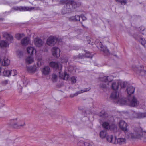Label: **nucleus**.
Returning <instances> with one entry per match:
<instances>
[{
	"instance_id": "obj_14",
	"label": "nucleus",
	"mask_w": 146,
	"mask_h": 146,
	"mask_svg": "<svg viewBox=\"0 0 146 146\" xmlns=\"http://www.w3.org/2000/svg\"><path fill=\"white\" fill-rule=\"evenodd\" d=\"M85 52V54H80L79 55V58L80 59H82L84 57L87 58H92V56L90 53L88 52H86V50H84Z\"/></svg>"
},
{
	"instance_id": "obj_25",
	"label": "nucleus",
	"mask_w": 146,
	"mask_h": 146,
	"mask_svg": "<svg viewBox=\"0 0 146 146\" xmlns=\"http://www.w3.org/2000/svg\"><path fill=\"white\" fill-rule=\"evenodd\" d=\"M117 103L121 105H125L127 104V102L123 98H121L120 96L116 100Z\"/></svg>"
},
{
	"instance_id": "obj_16",
	"label": "nucleus",
	"mask_w": 146,
	"mask_h": 146,
	"mask_svg": "<svg viewBox=\"0 0 146 146\" xmlns=\"http://www.w3.org/2000/svg\"><path fill=\"white\" fill-rule=\"evenodd\" d=\"M135 88L132 86H130L126 89V91L129 96L134 93Z\"/></svg>"
},
{
	"instance_id": "obj_47",
	"label": "nucleus",
	"mask_w": 146,
	"mask_h": 146,
	"mask_svg": "<svg viewBox=\"0 0 146 146\" xmlns=\"http://www.w3.org/2000/svg\"><path fill=\"white\" fill-rule=\"evenodd\" d=\"M80 18H81L82 19V20L83 21H85L87 19L86 17L83 15H81L80 16Z\"/></svg>"
},
{
	"instance_id": "obj_41",
	"label": "nucleus",
	"mask_w": 146,
	"mask_h": 146,
	"mask_svg": "<svg viewBox=\"0 0 146 146\" xmlns=\"http://www.w3.org/2000/svg\"><path fill=\"white\" fill-rule=\"evenodd\" d=\"M10 76H14L17 74V70H10Z\"/></svg>"
},
{
	"instance_id": "obj_18",
	"label": "nucleus",
	"mask_w": 146,
	"mask_h": 146,
	"mask_svg": "<svg viewBox=\"0 0 146 146\" xmlns=\"http://www.w3.org/2000/svg\"><path fill=\"white\" fill-rule=\"evenodd\" d=\"M108 141L113 143H116V137H113V135H110L108 136L106 138Z\"/></svg>"
},
{
	"instance_id": "obj_12",
	"label": "nucleus",
	"mask_w": 146,
	"mask_h": 146,
	"mask_svg": "<svg viewBox=\"0 0 146 146\" xmlns=\"http://www.w3.org/2000/svg\"><path fill=\"white\" fill-rule=\"evenodd\" d=\"M90 89V88H84L83 89L77 92L76 93L74 94H71L70 96V98H73L74 97L77 96L78 94L89 91Z\"/></svg>"
},
{
	"instance_id": "obj_39",
	"label": "nucleus",
	"mask_w": 146,
	"mask_h": 146,
	"mask_svg": "<svg viewBox=\"0 0 146 146\" xmlns=\"http://www.w3.org/2000/svg\"><path fill=\"white\" fill-rule=\"evenodd\" d=\"M100 47L101 48V50L103 51L104 53L105 54V55H108L109 54V50H108L106 48L104 49L103 47L102 46H101Z\"/></svg>"
},
{
	"instance_id": "obj_29",
	"label": "nucleus",
	"mask_w": 146,
	"mask_h": 146,
	"mask_svg": "<svg viewBox=\"0 0 146 146\" xmlns=\"http://www.w3.org/2000/svg\"><path fill=\"white\" fill-rule=\"evenodd\" d=\"M116 143H118L119 144H124L126 142V139L123 138H119L116 139Z\"/></svg>"
},
{
	"instance_id": "obj_48",
	"label": "nucleus",
	"mask_w": 146,
	"mask_h": 146,
	"mask_svg": "<svg viewBox=\"0 0 146 146\" xmlns=\"http://www.w3.org/2000/svg\"><path fill=\"white\" fill-rule=\"evenodd\" d=\"M8 81L7 80H4L2 82V84L3 85H5L8 83Z\"/></svg>"
},
{
	"instance_id": "obj_36",
	"label": "nucleus",
	"mask_w": 146,
	"mask_h": 146,
	"mask_svg": "<svg viewBox=\"0 0 146 146\" xmlns=\"http://www.w3.org/2000/svg\"><path fill=\"white\" fill-rule=\"evenodd\" d=\"M27 70L29 72H34L36 71V68L33 67H27Z\"/></svg>"
},
{
	"instance_id": "obj_60",
	"label": "nucleus",
	"mask_w": 146,
	"mask_h": 146,
	"mask_svg": "<svg viewBox=\"0 0 146 146\" xmlns=\"http://www.w3.org/2000/svg\"><path fill=\"white\" fill-rule=\"evenodd\" d=\"M1 19H0V20H1Z\"/></svg>"
},
{
	"instance_id": "obj_8",
	"label": "nucleus",
	"mask_w": 146,
	"mask_h": 146,
	"mask_svg": "<svg viewBox=\"0 0 146 146\" xmlns=\"http://www.w3.org/2000/svg\"><path fill=\"white\" fill-rule=\"evenodd\" d=\"M57 41V38L54 37H50L48 39L47 43L48 45L52 46L54 45Z\"/></svg>"
},
{
	"instance_id": "obj_21",
	"label": "nucleus",
	"mask_w": 146,
	"mask_h": 146,
	"mask_svg": "<svg viewBox=\"0 0 146 146\" xmlns=\"http://www.w3.org/2000/svg\"><path fill=\"white\" fill-rule=\"evenodd\" d=\"M110 85L111 86V87L113 90H116L118 89L119 88V83H117L115 82L114 81L110 84Z\"/></svg>"
},
{
	"instance_id": "obj_17",
	"label": "nucleus",
	"mask_w": 146,
	"mask_h": 146,
	"mask_svg": "<svg viewBox=\"0 0 146 146\" xmlns=\"http://www.w3.org/2000/svg\"><path fill=\"white\" fill-rule=\"evenodd\" d=\"M120 95L118 92L116 90H115L113 92L111 95V98L115 100L116 101L119 98Z\"/></svg>"
},
{
	"instance_id": "obj_11",
	"label": "nucleus",
	"mask_w": 146,
	"mask_h": 146,
	"mask_svg": "<svg viewBox=\"0 0 146 146\" xmlns=\"http://www.w3.org/2000/svg\"><path fill=\"white\" fill-rule=\"evenodd\" d=\"M119 126L121 129L125 132H127V124L124 121L121 120L119 123Z\"/></svg>"
},
{
	"instance_id": "obj_49",
	"label": "nucleus",
	"mask_w": 146,
	"mask_h": 146,
	"mask_svg": "<svg viewBox=\"0 0 146 146\" xmlns=\"http://www.w3.org/2000/svg\"><path fill=\"white\" fill-rule=\"evenodd\" d=\"M142 33L143 35H146V29H145L143 31Z\"/></svg>"
},
{
	"instance_id": "obj_37",
	"label": "nucleus",
	"mask_w": 146,
	"mask_h": 146,
	"mask_svg": "<svg viewBox=\"0 0 146 146\" xmlns=\"http://www.w3.org/2000/svg\"><path fill=\"white\" fill-rule=\"evenodd\" d=\"M25 125V121L23 120H20L19 122V129L22 128Z\"/></svg>"
},
{
	"instance_id": "obj_20",
	"label": "nucleus",
	"mask_w": 146,
	"mask_h": 146,
	"mask_svg": "<svg viewBox=\"0 0 146 146\" xmlns=\"http://www.w3.org/2000/svg\"><path fill=\"white\" fill-rule=\"evenodd\" d=\"M3 36L7 41H11L13 40V36L7 33H4L3 34Z\"/></svg>"
},
{
	"instance_id": "obj_32",
	"label": "nucleus",
	"mask_w": 146,
	"mask_h": 146,
	"mask_svg": "<svg viewBox=\"0 0 146 146\" xmlns=\"http://www.w3.org/2000/svg\"><path fill=\"white\" fill-rule=\"evenodd\" d=\"M103 127L106 129H110V123L107 122H104L102 124Z\"/></svg>"
},
{
	"instance_id": "obj_4",
	"label": "nucleus",
	"mask_w": 146,
	"mask_h": 146,
	"mask_svg": "<svg viewBox=\"0 0 146 146\" xmlns=\"http://www.w3.org/2000/svg\"><path fill=\"white\" fill-rule=\"evenodd\" d=\"M128 105L131 107H134L137 106L139 104V102L134 96L129 98Z\"/></svg>"
},
{
	"instance_id": "obj_10",
	"label": "nucleus",
	"mask_w": 146,
	"mask_h": 146,
	"mask_svg": "<svg viewBox=\"0 0 146 146\" xmlns=\"http://www.w3.org/2000/svg\"><path fill=\"white\" fill-rule=\"evenodd\" d=\"M49 65L51 67L59 70L62 69V66L61 64L57 62H51L49 63Z\"/></svg>"
},
{
	"instance_id": "obj_28",
	"label": "nucleus",
	"mask_w": 146,
	"mask_h": 146,
	"mask_svg": "<svg viewBox=\"0 0 146 146\" xmlns=\"http://www.w3.org/2000/svg\"><path fill=\"white\" fill-rule=\"evenodd\" d=\"M59 73L60 74V77L61 78L65 80H67L68 79L69 75L66 72H65L64 74H60V72H59Z\"/></svg>"
},
{
	"instance_id": "obj_50",
	"label": "nucleus",
	"mask_w": 146,
	"mask_h": 146,
	"mask_svg": "<svg viewBox=\"0 0 146 146\" xmlns=\"http://www.w3.org/2000/svg\"><path fill=\"white\" fill-rule=\"evenodd\" d=\"M81 3L80 2H76V5L78 7H79L81 5Z\"/></svg>"
},
{
	"instance_id": "obj_19",
	"label": "nucleus",
	"mask_w": 146,
	"mask_h": 146,
	"mask_svg": "<svg viewBox=\"0 0 146 146\" xmlns=\"http://www.w3.org/2000/svg\"><path fill=\"white\" fill-rule=\"evenodd\" d=\"M50 71V68L48 66H46L43 68L42 72L44 75H47L49 74Z\"/></svg>"
},
{
	"instance_id": "obj_22",
	"label": "nucleus",
	"mask_w": 146,
	"mask_h": 146,
	"mask_svg": "<svg viewBox=\"0 0 146 146\" xmlns=\"http://www.w3.org/2000/svg\"><path fill=\"white\" fill-rule=\"evenodd\" d=\"M34 41L35 45L38 47H40L43 43V41L41 39L38 38H35Z\"/></svg>"
},
{
	"instance_id": "obj_30",
	"label": "nucleus",
	"mask_w": 146,
	"mask_h": 146,
	"mask_svg": "<svg viewBox=\"0 0 146 146\" xmlns=\"http://www.w3.org/2000/svg\"><path fill=\"white\" fill-rule=\"evenodd\" d=\"M10 60L7 58H5L4 60L2 62V65L4 66H7L9 65L10 64Z\"/></svg>"
},
{
	"instance_id": "obj_57",
	"label": "nucleus",
	"mask_w": 146,
	"mask_h": 146,
	"mask_svg": "<svg viewBox=\"0 0 146 146\" xmlns=\"http://www.w3.org/2000/svg\"><path fill=\"white\" fill-rule=\"evenodd\" d=\"M89 41H90V40H88V43H89V44H90V42H89Z\"/></svg>"
},
{
	"instance_id": "obj_31",
	"label": "nucleus",
	"mask_w": 146,
	"mask_h": 146,
	"mask_svg": "<svg viewBox=\"0 0 146 146\" xmlns=\"http://www.w3.org/2000/svg\"><path fill=\"white\" fill-rule=\"evenodd\" d=\"M107 135V132L105 130L101 131L100 133V136L101 138H105Z\"/></svg>"
},
{
	"instance_id": "obj_52",
	"label": "nucleus",
	"mask_w": 146,
	"mask_h": 146,
	"mask_svg": "<svg viewBox=\"0 0 146 146\" xmlns=\"http://www.w3.org/2000/svg\"><path fill=\"white\" fill-rule=\"evenodd\" d=\"M37 65L38 66H40L41 65L40 62H39V61H38L37 62Z\"/></svg>"
},
{
	"instance_id": "obj_45",
	"label": "nucleus",
	"mask_w": 146,
	"mask_h": 146,
	"mask_svg": "<svg viewBox=\"0 0 146 146\" xmlns=\"http://www.w3.org/2000/svg\"><path fill=\"white\" fill-rule=\"evenodd\" d=\"M76 77H72L71 78V82L72 83H75L76 82Z\"/></svg>"
},
{
	"instance_id": "obj_55",
	"label": "nucleus",
	"mask_w": 146,
	"mask_h": 146,
	"mask_svg": "<svg viewBox=\"0 0 146 146\" xmlns=\"http://www.w3.org/2000/svg\"><path fill=\"white\" fill-rule=\"evenodd\" d=\"M1 67H0V76L1 75Z\"/></svg>"
},
{
	"instance_id": "obj_27",
	"label": "nucleus",
	"mask_w": 146,
	"mask_h": 146,
	"mask_svg": "<svg viewBox=\"0 0 146 146\" xmlns=\"http://www.w3.org/2000/svg\"><path fill=\"white\" fill-rule=\"evenodd\" d=\"M80 17L78 15H76L74 16L71 17L69 18V19L70 21H80Z\"/></svg>"
},
{
	"instance_id": "obj_34",
	"label": "nucleus",
	"mask_w": 146,
	"mask_h": 146,
	"mask_svg": "<svg viewBox=\"0 0 146 146\" xmlns=\"http://www.w3.org/2000/svg\"><path fill=\"white\" fill-rule=\"evenodd\" d=\"M27 50L28 53L31 55L33 54L34 50L35 51L34 48L31 47H29L27 48Z\"/></svg>"
},
{
	"instance_id": "obj_26",
	"label": "nucleus",
	"mask_w": 146,
	"mask_h": 146,
	"mask_svg": "<svg viewBox=\"0 0 146 146\" xmlns=\"http://www.w3.org/2000/svg\"><path fill=\"white\" fill-rule=\"evenodd\" d=\"M9 44L7 41L4 40L0 41V46L1 48H6L9 46Z\"/></svg>"
},
{
	"instance_id": "obj_51",
	"label": "nucleus",
	"mask_w": 146,
	"mask_h": 146,
	"mask_svg": "<svg viewBox=\"0 0 146 146\" xmlns=\"http://www.w3.org/2000/svg\"><path fill=\"white\" fill-rule=\"evenodd\" d=\"M24 36V34H19V39L20 38H21L22 37H23Z\"/></svg>"
},
{
	"instance_id": "obj_3",
	"label": "nucleus",
	"mask_w": 146,
	"mask_h": 146,
	"mask_svg": "<svg viewBox=\"0 0 146 146\" xmlns=\"http://www.w3.org/2000/svg\"><path fill=\"white\" fill-rule=\"evenodd\" d=\"M131 117L133 118H136L139 119L145 118L146 117V112H137L133 111L132 112Z\"/></svg>"
},
{
	"instance_id": "obj_33",
	"label": "nucleus",
	"mask_w": 146,
	"mask_h": 146,
	"mask_svg": "<svg viewBox=\"0 0 146 146\" xmlns=\"http://www.w3.org/2000/svg\"><path fill=\"white\" fill-rule=\"evenodd\" d=\"M26 61L29 64H31L34 61L33 58L31 56H29L26 59Z\"/></svg>"
},
{
	"instance_id": "obj_53",
	"label": "nucleus",
	"mask_w": 146,
	"mask_h": 146,
	"mask_svg": "<svg viewBox=\"0 0 146 146\" xmlns=\"http://www.w3.org/2000/svg\"><path fill=\"white\" fill-rule=\"evenodd\" d=\"M15 37L17 39H18V34H16L15 35Z\"/></svg>"
},
{
	"instance_id": "obj_24",
	"label": "nucleus",
	"mask_w": 146,
	"mask_h": 146,
	"mask_svg": "<svg viewBox=\"0 0 146 146\" xmlns=\"http://www.w3.org/2000/svg\"><path fill=\"white\" fill-rule=\"evenodd\" d=\"M30 41L29 38L27 37H25L21 41V44L23 46L28 45L30 43Z\"/></svg>"
},
{
	"instance_id": "obj_43",
	"label": "nucleus",
	"mask_w": 146,
	"mask_h": 146,
	"mask_svg": "<svg viewBox=\"0 0 146 146\" xmlns=\"http://www.w3.org/2000/svg\"><path fill=\"white\" fill-rule=\"evenodd\" d=\"M99 115L103 117H107V115L106 114V113L104 111H102L100 112Z\"/></svg>"
},
{
	"instance_id": "obj_35",
	"label": "nucleus",
	"mask_w": 146,
	"mask_h": 146,
	"mask_svg": "<svg viewBox=\"0 0 146 146\" xmlns=\"http://www.w3.org/2000/svg\"><path fill=\"white\" fill-rule=\"evenodd\" d=\"M10 70H4L3 72V75L4 76H10Z\"/></svg>"
},
{
	"instance_id": "obj_58",
	"label": "nucleus",
	"mask_w": 146,
	"mask_h": 146,
	"mask_svg": "<svg viewBox=\"0 0 146 146\" xmlns=\"http://www.w3.org/2000/svg\"><path fill=\"white\" fill-rule=\"evenodd\" d=\"M72 138L73 139H74V137H72Z\"/></svg>"
},
{
	"instance_id": "obj_15",
	"label": "nucleus",
	"mask_w": 146,
	"mask_h": 146,
	"mask_svg": "<svg viewBox=\"0 0 146 146\" xmlns=\"http://www.w3.org/2000/svg\"><path fill=\"white\" fill-rule=\"evenodd\" d=\"M134 38L138 40L145 47L146 46L145 45L146 44V41L144 39L141 37L139 35H138L137 37L134 36Z\"/></svg>"
},
{
	"instance_id": "obj_40",
	"label": "nucleus",
	"mask_w": 146,
	"mask_h": 146,
	"mask_svg": "<svg viewBox=\"0 0 146 146\" xmlns=\"http://www.w3.org/2000/svg\"><path fill=\"white\" fill-rule=\"evenodd\" d=\"M107 83H105L104 82H102L101 83L100 85V87L102 88H107V86L106 84Z\"/></svg>"
},
{
	"instance_id": "obj_38",
	"label": "nucleus",
	"mask_w": 146,
	"mask_h": 146,
	"mask_svg": "<svg viewBox=\"0 0 146 146\" xmlns=\"http://www.w3.org/2000/svg\"><path fill=\"white\" fill-rule=\"evenodd\" d=\"M52 80L54 82H56L57 81L58 79V76L56 74L53 73L52 75Z\"/></svg>"
},
{
	"instance_id": "obj_59",
	"label": "nucleus",
	"mask_w": 146,
	"mask_h": 146,
	"mask_svg": "<svg viewBox=\"0 0 146 146\" xmlns=\"http://www.w3.org/2000/svg\"><path fill=\"white\" fill-rule=\"evenodd\" d=\"M20 88H22V87H21V86H20Z\"/></svg>"
},
{
	"instance_id": "obj_2",
	"label": "nucleus",
	"mask_w": 146,
	"mask_h": 146,
	"mask_svg": "<svg viewBox=\"0 0 146 146\" xmlns=\"http://www.w3.org/2000/svg\"><path fill=\"white\" fill-rule=\"evenodd\" d=\"M60 3L61 4H65L66 5L62 11V14H64L71 12V3H72V1H71V0H61L60 2Z\"/></svg>"
},
{
	"instance_id": "obj_44",
	"label": "nucleus",
	"mask_w": 146,
	"mask_h": 146,
	"mask_svg": "<svg viewBox=\"0 0 146 146\" xmlns=\"http://www.w3.org/2000/svg\"><path fill=\"white\" fill-rule=\"evenodd\" d=\"M71 1H72V3H71V7L72 8H73V9H75L77 7V6L76 5V2H75L73 0H71Z\"/></svg>"
},
{
	"instance_id": "obj_13",
	"label": "nucleus",
	"mask_w": 146,
	"mask_h": 146,
	"mask_svg": "<svg viewBox=\"0 0 146 146\" xmlns=\"http://www.w3.org/2000/svg\"><path fill=\"white\" fill-rule=\"evenodd\" d=\"M53 55L55 57H58L60 56V50L57 47H54L52 49Z\"/></svg>"
},
{
	"instance_id": "obj_56",
	"label": "nucleus",
	"mask_w": 146,
	"mask_h": 146,
	"mask_svg": "<svg viewBox=\"0 0 146 146\" xmlns=\"http://www.w3.org/2000/svg\"><path fill=\"white\" fill-rule=\"evenodd\" d=\"M15 10H17L18 9V7H16V8H13Z\"/></svg>"
},
{
	"instance_id": "obj_1",
	"label": "nucleus",
	"mask_w": 146,
	"mask_h": 146,
	"mask_svg": "<svg viewBox=\"0 0 146 146\" xmlns=\"http://www.w3.org/2000/svg\"><path fill=\"white\" fill-rule=\"evenodd\" d=\"M128 139H139L146 142V131L140 127H135L133 132L129 133L127 134Z\"/></svg>"
},
{
	"instance_id": "obj_42",
	"label": "nucleus",
	"mask_w": 146,
	"mask_h": 146,
	"mask_svg": "<svg viewBox=\"0 0 146 146\" xmlns=\"http://www.w3.org/2000/svg\"><path fill=\"white\" fill-rule=\"evenodd\" d=\"M117 3H121L122 5H125L127 2L126 0H115Z\"/></svg>"
},
{
	"instance_id": "obj_7",
	"label": "nucleus",
	"mask_w": 146,
	"mask_h": 146,
	"mask_svg": "<svg viewBox=\"0 0 146 146\" xmlns=\"http://www.w3.org/2000/svg\"><path fill=\"white\" fill-rule=\"evenodd\" d=\"M40 7H37L35 8L31 7H19V10L21 11H31L32 10H40Z\"/></svg>"
},
{
	"instance_id": "obj_46",
	"label": "nucleus",
	"mask_w": 146,
	"mask_h": 146,
	"mask_svg": "<svg viewBox=\"0 0 146 146\" xmlns=\"http://www.w3.org/2000/svg\"><path fill=\"white\" fill-rule=\"evenodd\" d=\"M126 82H122L121 83H119V85L120 84L121 88H123L125 87L126 86Z\"/></svg>"
},
{
	"instance_id": "obj_9",
	"label": "nucleus",
	"mask_w": 146,
	"mask_h": 146,
	"mask_svg": "<svg viewBox=\"0 0 146 146\" xmlns=\"http://www.w3.org/2000/svg\"><path fill=\"white\" fill-rule=\"evenodd\" d=\"M144 67L143 65L140 66L139 67H136L134 69V71L137 73L141 74V75H144L146 74V70L144 69Z\"/></svg>"
},
{
	"instance_id": "obj_5",
	"label": "nucleus",
	"mask_w": 146,
	"mask_h": 146,
	"mask_svg": "<svg viewBox=\"0 0 146 146\" xmlns=\"http://www.w3.org/2000/svg\"><path fill=\"white\" fill-rule=\"evenodd\" d=\"M113 77L112 76H104L103 77L100 78V80L101 82H104L105 83H107V84L109 85L112 82L111 81L113 80Z\"/></svg>"
},
{
	"instance_id": "obj_23",
	"label": "nucleus",
	"mask_w": 146,
	"mask_h": 146,
	"mask_svg": "<svg viewBox=\"0 0 146 146\" xmlns=\"http://www.w3.org/2000/svg\"><path fill=\"white\" fill-rule=\"evenodd\" d=\"M10 122L11 126L13 127L16 128L18 127V121L17 118L12 120Z\"/></svg>"
},
{
	"instance_id": "obj_6",
	"label": "nucleus",
	"mask_w": 146,
	"mask_h": 146,
	"mask_svg": "<svg viewBox=\"0 0 146 146\" xmlns=\"http://www.w3.org/2000/svg\"><path fill=\"white\" fill-rule=\"evenodd\" d=\"M74 141L76 142L78 146H94V144L92 143L85 142L82 141H79L75 139Z\"/></svg>"
},
{
	"instance_id": "obj_54",
	"label": "nucleus",
	"mask_w": 146,
	"mask_h": 146,
	"mask_svg": "<svg viewBox=\"0 0 146 146\" xmlns=\"http://www.w3.org/2000/svg\"><path fill=\"white\" fill-rule=\"evenodd\" d=\"M80 23L82 24V26L84 27V28H86V27L84 26L83 24H82V22H80Z\"/></svg>"
}]
</instances>
